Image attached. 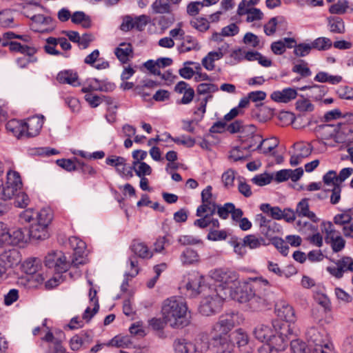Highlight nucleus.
<instances>
[{
  "label": "nucleus",
  "mask_w": 353,
  "mask_h": 353,
  "mask_svg": "<svg viewBox=\"0 0 353 353\" xmlns=\"http://www.w3.org/2000/svg\"><path fill=\"white\" fill-rule=\"evenodd\" d=\"M187 312L186 303L181 297L168 298L162 305L163 318L173 328L183 327L189 324Z\"/></svg>",
  "instance_id": "nucleus-1"
},
{
  "label": "nucleus",
  "mask_w": 353,
  "mask_h": 353,
  "mask_svg": "<svg viewBox=\"0 0 353 353\" xmlns=\"http://www.w3.org/2000/svg\"><path fill=\"white\" fill-rule=\"evenodd\" d=\"M228 289L224 286L210 289V293L206 295L201 302L199 312L204 316H210L218 311L222 307L223 301L227 298Z\"/></svg>",
  "instance_id": "nucleus-2"
},
{
  "label": "nucleus",
  "mask_w": 353,
  "mask_h": 353,
  "mask_svg": "<svg viewBox=\"0 0 353 353\" xmlns=\"http://www.w3.org/2000/svg\"><path fill=\"white\" fill-rule=\"evenodd\" d=\"M276 333L272 334V336L268 340V343L272 346L276 350L281 352L285 350L288 341H291L294 337L292 324L288 323H281L274 325Z\"/></svg>",
  "instance_id": "nucleus-3"
},
{
  "label": "nucleus",
  "mask_w": 353,
  "mask_h": 353,
  "mask_svg": "<svg viewBox=\"0 0 353 353\" xmlns=\"http://www.w3.org/2000/svg\"><path fill=\"white\" fill-rule=\"evenodd\" d=\"M328 227L325 228V242L329 245L334 253L341 252L345 247L346 241L339 232L333 228L332 223L328 222Z\"/></svg>",
  "instance_id": "nucleus-4"
},
{
  "label": "nucleus",
  "mask_w": 353,
  "mask_h": 353,
  "mask_svg": "<svg viewBox=\"0 0 353 353\" xmlns=\"http://www.w3.org/2000/svg\"><path fill=\"white\" fill-rule=\"evenodd\" d=\"M239 323L240 317L238 313H225L219 317V320L214 325V329L216 332H219L220 335L227 336V334Z\"/></svg>",
  "instance_id": "nucleus-5"
},
{
  "label": "nucleus",
  "mask_w": 353,
  "mask_h": 353,
  "mask_svg": "<svg viewBox=\"0 0 353 353\" xmlns=\"http://www.w3.org/2000/svg\"><path fill=\"white\" fill-rule=\"evenodd\" d=\"M46 266L49 268H54L58 273L65 272L70 267L64 254L61 251L49 253L45 258Z\"/></svg>",
  "instance_id": "nucleus-6"
},
{
  "label": "nucleus",
  "mask_w": 353,
  "mask_h": 353,
  "mask_svg": "<svg viewBox=\"0 0 353 353\" xmlns=\"http://www.w3.org/2000/svg\"><path fill=\"white\" fill-rule=\"evenodd\" d=\"M212 277L216 281L221 283V284L217 285L216 288H219L220 286L225 287V288L228 289V290H226L228 294L231 292V288L229 287V285L237 280L238 275L236 272L233 270L219 268L214 270L212 274Z\"/></svg>",
  "instance_id": "nucleus-7"
},
{
  "label": "nucleus",
  "mask_w": 353,
  "mask_h": 353,
  "mask_svg": "<svg viewBox=\"0 0 353 353\" xmlns=\"http://www.w3.org/2000/svg\"><path fill=\"white\" fill-rule=\"evenodd\" d=\"M185 289L190 296H195L203 292L210 290V288L204 283L203 276L198 274L190 275L188 277Z\"/></svg>",
  "instance_id": "nucleus-8"
},
{
  "label": "nucleus",
  "mask_w": 353,
  "mask_h": 353,
  "mask_svg": "<svg viewBox=\"0 0 353 353\" xmlns=\"http://www.w3.org/2000/svg\"><path fill=\"white\" fill-rule=\"evenodd\" d=\"M69 244L74 250L73 256L71 260V265L78 267L85 263L83 256L85 248V243L76 236L69 238Z\"/></svg>",
  "instance_id": "nucleus-9"
},
{
  "label": "nucleus",
  "mask_w": 353,
  "mask_h": 353,
  "mask_svg": "<svg viewBox=\"0 0 353 353\" xmlns=\"http://www.w3.org/2000/svg\"><path fill=\"white\" fill-rule=\"evenodd\" d=\"M228 339L234 345H237L240 352H250L252 350L249 345V338L245 332L242 329H237L234 332H232L229 336H227Z\"/></svg>",
  "instance_id": "nucleus-10"
},
{
  "label": "nucleus",
  "mask_w": 353,
  "mask_h": 353,
  "mask_svg": "<svg viewBox=\"0 0 353 353\" xmlns=\"http://www.w3.org/2000/svg\"><path fill=\"white\" fill-rule=\"evenodd\" d=\"M275 313L283 323L291 324L296 320L294 309L285 301L281 300L275 304Z\"/></svg>",
  "instance_id": "nucleus-11"
},
{
  "label": "nucleus",
  "mask_w": 353,
  "mask_h": 353,
  "mask_svg": "<svg viewBox=\"0 0 353 353\" xmlns=\"http://www.w3.org/2000/svg\"><path fill=\"white\" fill-rule=\"evenodd\" d=\"M43 116H34L23 122L26 137H34L38 135L43 125Z\"/></svg>",
  "instance_id": "nucleus-12"
},
{
  "label": "nucleus",
  "mask_w": 353,
  "mask_h": 353,
  "mask_svg": "<svg viewBox=\"0 0 353 353\" xmlns=\"http://www.w3.org/2000/svg\"><path fill=\"white\" fill-rule=\"evenodd\" d=\"M21 261L20 252L16 248L6 250L0 254V263L5 268L19 265Z\"/></svg>",
  "instance_id": "nucleus-13"
},
{
  "label": "nucleus",
  "mask_w": 353,
  "mask_h": 353,
  "mask_svg": "<svg viewBox=\"0 0 353 353\" xmlns=\"http://www.w3.org/2000/svg\"><path fill=\"white\" fill-rule=\"evenodd\" d=\"M22 185L21 177L18 172L9 171L7 174V181L3 187V193L8 197L14 195L18 189Z\"/></svg>",
  "instance_id": "nucleus-14"
},
{
  "label": "nucleus",
  "mask_w": 353,
  "mask_h": 353,
  "mask_svg": "<svg viewBox=\"0 0 353 353\" xmlns=\"http://www.w3.org/2000/svg\"><path fill=\"white\" fill-rule=\"evenodd\" d=\"M306 336L308 346L311 350L320 345H325V343L329 341L325 332H321L315 327L308 329Z\"/></svg>",
  "instance_id": "nucleus-15"
},
{
  "label": "nucleus",
  "mask_w": 353,
  "mask_h": 353,
  "mask_svg": "<svg viewBox=\"0 0 353 353\" xmlns=\"http://www.w3.org/2000/svg\"><path fill=\"white\" fill-rule=\"evenodd\" d=\"M351 258L347 256H342L335 262L336 267L329 266L326 268L327 271L335 278L341 279L344 272L349 271V267L351 265Z\"/></svg>",
  "instance_id": "nucleus-16"
},
{
  "label": "nucleus",
  "mask_w": 353,
  "mask_h": 353,
  "mask_svg": "<svg viewBox=\"0 0 353 353\" xmlns=\"http://www.w3.org/2000/svg\"><path fill=\"white\" fill-rule=\"evenodd\" d=\"M212 345L216 353H236L235 345L230 341L227 336L213 337Z\"/></svg>",
  "instance_id": "nucleus-17"
},
{
  "label": "nucleus",
  "mask_w": 353,
  "mask_h": 353,
  "mask_svg": "<svg viewBox=\"0 0 353 353\" xmlns=\"http://www.w3.org/2000/svg\"><path fill=\"white\" fill-rule=\"evenodd\" d=\"M235 294V299L240 303H246L250 301L253 295H254V292L252 290L248 278L237 288Z\"/></svg>",
  "instance_id": "nucleus-18"
},
{
  "label": "nucleus",
  "mask_w": 353,
  "mask_h": 353,
  "mask_svg": "<svg viewBox=\"0 0 353 353\" xmlns=\"http://www.w3.org/2000/svg\"><path fill=\"white\" fill-rule=\"evenodd\" d=\"M248 280L252 290L255 293L268 295L270 284L267 279H263L262 277H249Z\"/></svg>",
  "instance_id": "nucleus-19"
},
{
  "label": "nucleus",
  "mask_w": 353,
  "mask_h": 353,
  "mask_svg": "<svg viewBox=\"0 0 353 353\" xmlns=\"http://www.w3.org/2000/svg\"><path fill=\"white\" fill-rule=\"evenodd\" d=\"M297 96V92L295 89L288 88L281 91H274L271 94V99L279 103H288L295 99Z\"/></svg>",
  "instance_id": "nucleus-20"
},
{
  "label": "nucleus",
  "mask_w": 353,
  "mask_h": 353,
  "mask_svg": "<svg viewBox=\"0 0 353 353\" xmlns=\"http://www.w3.org/2000/svg\"><path fill=\"white\" fill-rule=\"evenodd\" d=\"M174 347L175 353H201L202 352L195 344L183 339L175 340Z\"/></svg>",
  "instance_id": "nucleus-21"
},
{
  "label": "nucleus",
  "mask_w": 353,
  "mask_h": 353,
  "mask_svg": "<svg viewBox=\"0 0 353 353\" xmlns=\"http://www.w3.org/2000/svg\"><path fill=\"white\" fill-rule=\"evenodd\" d=\"M28 233L30 239L35 240H44L49 236L48 227L36 223L31 224Z\"/></svg>",
  "instance_id": "nucleus-22"
},
{
  "label": "nucleus",
  "mask_w": 353,
  "mask_h": 353,
  "mask_svg": "<svg viewBox=\"0 0 353 353\" xmlns=\"http://www.w3.org/2000/svg\"><path fill=\"white\" fill-rule=\"evenodd\" d=\"M296 213L298 216L307 217L313 222L316 223L319 221L316 214L313 212L310 211L308 199L306 198L301 199V201L297 203Z\"/></svg>",
  "instance_id": "nucleus-23"
},
{
  "label": "nucleus",
  "mask_w": 353,
  "mask_h": 353,
  "mask_svg": "<svg viewBox=\"0 0 353 353\" xmlns=\"http://www.w3.org/2000/svg\"><path fill=\"white\" fill-rule=\"evenodd\" d=\"M223 57V53L221 49L218 51H211L202 59V65L208 71H212L214 69V62L221 59Z\"/></svg>",
  "instance_id": "nucleus-24"
},
{
  "label": "nucleus",
  "mask_w": 353,
  "mask_h": 353,
  "mask_svg": "<svg viewBox=\"0 0 353 353\" xmlns=\"http://www.w3.org/2000/svg\"><path fill=\"white\" fill-rule=\"evenodd\" d=\"M57 79L61 83H67L73 86L80 85L77 74L72 70H64L60 72L57 75Z\"/></svg>",
  "instance_id": "nucleus-25"
},
{
  "label": "nucleus",
  "mask_w": 353,
  "mask_h": 353,
  "mask_svg": "<svg viewBox=\"0 0 353 353\" xmlns=\"http://www.w3.org/2000/svg\"><path fill=\"white\" fill-rule=\"evenodd\" d=\"M6 130L12 133V134L18 139L25 137L23 121L12 119L6 125Z\"/></svg>",
  "instance_id": "nucleus-26"
},
{
  "label": "nucleus",
  "mask_w": 353,
  "mask_h": 353,
  "mask_svg": "<svg viewBox=\"0 0 353 353\" xmlns=\"http://www.w3.org/2000/svg\"><path fill=\"white\" fill-rule=\"evenodd\" d=\"M132 343V337L128 335L118 334L106 343V347L125 348Z\"/></svg>",
  "instance_id": "nucleus-27"
},
{
  "label": "nucleus",
  "mask_w": 353,
  "mask_h": 353,
  "mask_svg": "<svg viewBox=\"0 0 353 353\" xmlns=\"http://www.w3.org/2000/svg\"><path fill=\"white\" fill-rule=\"evenodd\" d=\"M299 89L302 91L308 90L310 93L307 96L316 101L320 100L327 92V88L325 86L315 84L312 85H305Z\"/></svg>",
  "instance_id": "nucleus-28"
},
{
  "label": "nucleus",
  "mask_w": 353,
  "mask_h": 353,
  "mask_svg": "<svg viewBox=\"0 0 353 353\" xmlns=\"http://www.w3.org/2000/svg\"><path fill=\"white\" fill-rule=\"evenodd\" d=\"M329 30L332 33L343 34L345 32V23L339 17L332 16L327 18Z\"/></svg>",
  "instance_id": "nucleus-29"
},
{
  "label": "nucleus",
  "mask_w": 353,
  "mask_h": 353,
  "mask_svg": "<svg viewBox=\"0 0 353 353\" xmlns=\"http://www.w3.org/2000/svg\"><path fill=\"white\" fill-rule=\"evenodd\" d=\"M8 234L9 239L7 242L12 244H19V243L25 242L28 238V233L26 229L17 228L12 231L8 230Z\"/></svg>",
  "instance_id": "nucleus-30"
},
{
  "label": "nucleus",
  "mask_w": 353,
  "mask_h": 353,
  "mask_svg": "<svg viewBox=\"0 0 353 353\" xmlns=\"http://www.w3.org/2000/svg\"><path fill=\"white\" fill-rule=\"evenodd\" d=\"M243 242L250 249H256L261 245H268L270 242L261 236H258L255 234H248L243 238Z\"/></svg>",
  "instance_id": "nucleus-31"
},
{
  "label": "nucleus",
  "mask_w": 353,
  "mask_h": 353,
  "mask_svg": "<svg viewBox=\"0 0 353 353\" xmlns=\"http://www.w3.org/2000/svg\"><path fill=\"white\" fill-rule=\"evenodd\" d=\"M272 334L273 331L271 327L264 324L257 325L254 330L256 339L261 342H268L270 336H272Z\"/></svg>",
  "instance_id": "nucleus-32"
},
{
  "label": "nucleus",
  "mask_w": 353,
  "mask_h": 353,
  "mask_svg": "<svg viewBox=\"0 0 353 353\" xmlns=\"http://www.w3.org/2000/svg\"><path fill=\"white\" fill-rule=\"evenodd\" d=\"M218 207L219 205L212 201L203 203L197 208L196 215L201 216L204 214L211 217L216 213V211H218Z\"/></svg>",
  "instance_id": "nucleus-33"
},
{
  "label": "nucleus",
  "mask_w": 353,
  "mask_h": 353,
  "mask_svg": "<svg viewBox=\"0 0 353 353\" xmlns=\"http://www.w3.org/2000/svg\"><path fill=\"white\" fill-rule=\"evenodd\" d=\"M183 41L181 43L179 48L181 53H185L192 50H199V46L196 39L191 36H183L182 39Z\"/></svg>",
  "instance_id": "nucleus-34"
},
{
  "label": "nucleus",
  "mask_w": 353,
  "mask_h": 353,
  "mask_svg": "<svg viewBox=\"0 0 353 353\" xmlns=\"http://www.w3.org/2000/svg\"><path fill=\"white\" fill-rule=\"evenodd\" d=\"M71 21L74 24H80L83 28H90L92 26L90 17L82 11H77L71 17Z\"/></svg>",
  "instance_id": "nucleus-35"
},
{
  "label": "nucleus",
  "mask_w": 353,
  "mask_h": 353,
  "mask_svg": "<svg viewBox=\"0 0 353 353\" xmlns=\"http://www.w3.org/2000/svg\"><path fill=\"white\" fill-rule=\"evenodd\" d=\"M41 261L39 258H30L22 265L23 269L28 274L37 273L41 268Z\"/></svg>",
  "instance_id": "nucleus-36"
},
{
  "label": "nucleus",
  "mask_w": 353,
  "mask_h": 353,
  "mask_svg": "<svg viewBox=\"0 0 353 353\" xmlns=\"http://www.w3.org/2000/svg\"><path fill=\"white\" fill-rule=\"evenodd\" d=\"M132 52L131 43H122L120 46L115 49V54L122 63H125L128 61L130 54Z\"/></svg>",
  "instance_id": "nucleus-37"
},
{
  "label": "nucleus",
  "mask_w": 353,
  "mask_h": 353,
  "mask_svg": "<svg viewBox=\"0 0 353 353\" xmlns=\"http://www.w3.org/2000/svg\"><path fill=\"white\" fill-rule=\"evenodd\" d=\"M314 81L321 82V83H326L328 82L331 84L335 85L340 83L342 81V77L336 75H330L327 72H319L314 77Z\"/></svg>",
  "instance_id": "nucleus-38"
},
{
  "label": "nucleus",
  "mask_w": 353,
  "mask_h": 353,
  "mask_svg": "<svg viewBox=\"0 0 353 353\" xmlns=\"http://www.w3.org/2000/svg\"><path fill=\"white\" fill-rule=\"evenodd\" d=\"M197 252L192 248H186L181 255V261L183 265L192 264L199 261Z\"/></svg>",
  "instance_id": "nucleus-39"
},
{
  "label": "nucleus",
  "mask_w": 353,
  "mask_h": 353,
  "mask_svg": "<svg viewBox=\"0 0 353 353\" xmlns=\"http://www.w3.org/2000/svg\"><path fill=\"white\" fill-rule=\"evenodd\" d=\"M312 49L319 51H325L329 50L332 46V42L330 39L327 37H318L310 43Z\"/></svg>",
  "instance_id": "nucleus-40"
},
{
  "label": "nucleus",
  "mask_w": 353,
  "mask_h": 353,
  "mask_svg": "<svg viewBox=\"0 0 353 353\" xmlns=\"http://www.w3.org/2000/svg\"><path fill=\"white\" fill-rule=\"evenodd\" d=\"M260 210L266 214H270L273 219H282L283 210L278 206L272 207L269 203H262Z\"/></svg>",
  "instance_id": "nucleus-41"
},
{
  "label": "nucleus",
  "mask_w": 353,
  "mask_h": 353,
  "mask_svg": "<svg viewBox=\"0 0 353 353\" xmlns=\"http://www.w3.org/2000/svg\"><path fill=\"white\" fill-rule=\"evenodd\" d=\"M36 223L48 227L52 219V215L49 209H42L35 212Z\"/></svg>",
  "instance_id": "nucleus-42"
},
{
  "label": "nucleus",
  "mask_w": 353,
  "mask_h": 353,
  "mask_svg": "<svg viewBox=\"0 0 353 353\" xmlns=\"http://www.w3.org/2000/svg\"><path fill=\"white\" fill-rule=\"evenodd\" d=\"M281 230L282 228L279 223L275 221H270L266 227L262 229L260 232L263 235L270 240L272 238H274L273 236L274 234L280 233Z\"/></svg>",
  "instance_id": "nucleus-43"
},
{
  "label": "nucleus",
  "mask_w": 353,
  "mask_h": 353,
  "mask_svg": "<svg viewBox=\"0 0 353 353\" xmlns=\"http://www.w3.org/2000/svg\"><path fill=\"white\" fill-rule=\"evenodd\" d=\"M292 353H311L310 347L303 341L292 339L290 341Z\"/></svg>",
  "instance_id": "nucleus-44"
},
{
  "label": "nucleus",
  "mask_w": 353,
  "mask_h": 353,
  "mask_svg": "<svg viewBox=\"0 0 353 353\" xmlns=\"http://www.w3.org/2000/svg\"><path fill=\"white\" fill-rule=\"evenodd\" d=\"M85 99L89 103L92 108H96L103 101H105L108 104H111L112 101L110 98L105 96L92 95L87 94L85 96Z\"/></svg>",
  "instance_id": "nucleus-45"
},
{
  "label": "nucleus",
  "mask_w": 353,
  "mask_h": 353,
  "mask_svg": "<svg viewBox=\"0 0 353 353\" xmlns=\"http://www.w3.org/2000/svg\"><path fill=\"white\" fill-rule=\"evenodd\" d=\"M134 254L142 259H150L153 255L152 252L143 243H134Z\"/></svg>",
  "instance_id": "nucleus-46"
},
{
  "label": "nucleus",
  "mask_w": 353,
  "mask_h": 353,
  "mask_svg": "<svg viewBox=\"0 0 353 353\" xmlns=\"http://www.w3.org/2000/svg\"><path fill=\"white\" fill-rule=\"evenodd\" d=\"M283 21L282 17H275L271 18L269 21L264 25V32L268 36H271L276 32V26Z\"/></svg>",
  "instance_id": "nucleus-47"
},
{
  "label": "nucleus",
  "mask_w": 353,
  "mask_h": 353,
  "mask_svg": "<svg viewBox=\"0 0 353 353\" xmlns=\"http://www.w3.org/2000/svg\"><path fill=\"white\" fill-rule=\"evenodd\" d=\"M155 13L164 14L171 11L169 0H156L152 5Z\"/></svg>",
  "instance_id": "nucleus-48"
},
{
  "label": "nucleus",
  "mask_w": 353,
  "mask_h": 353,
  "mask_svg": "<svg viewBox=\"0 0 353 353\" xmlns=\"http://www.w3.org/2000/svg\"><path fill=\"white\" fill-rule=\"evenodd\" d=\"M134 171L138 176H145L151 174L152 168L145 162L134 161Z\"/></svg>",
  "instance_id": "nucleus-49"
},
{
  "label": "nucleus",
  "mask_w": 353,
  "mask_h": 353,
  "mask_svg": "<svg viewBox=\"0 0 353 353\" xmlns=\"http://www.w3.org/2000/svg\"><path fill=\"white\" fill-rule=\"evenodd\" d=\"M301 63L295 64L292 69L294 73L300 74L302 77H308L311 76L312 71L307 66V63L304 60H299Z\"/></svg>",
  "instance_id": "nucleus-50"
},
{
  "label": "nucleus",
  "mask_w": 353,
  "mask_h": 353,
  "mask_svg": "<svg viewBox=\"0 0 353 353\" xmlns=\"http://www.w3.org/2000/svg\"><path fill=\"white\" fill-rule=\"evenodd\" d=\"M268 295H264L254 292V295H253V297H252L249 301L250 306L254 310H258L261 307L265 305L268 301Z\"/></svg>",
  "instance_id": "nucleus-51"
},
{
  "label": "nucleus",
  "mask_w": 353,
  "mask_h": 353,
  "mask_svg": "<svg viewBox=\"0 0 353 353\" xmlns=\"http://www.w3.org/2000/svg\"><path fill=\"white\" fill-rule=\"evenodd\" d=\"M349 8V3L346 0L338 1L336 3L332 5L329 11L334 14H343L346 12Z\"/></svg>",
  "instance_id": "nucleus-52"
},
{
  "label": "nucleus",
  "mask_w": 353,
  "mask_h": 353,
  "mask_svg": "<svg viewBox=\"0 0 353 353\" xmlns=\"http://www.w3.org/2000/svg\"><path fill=\"white\" fill-rule=\"evenodd\" d=\"M312 50L311 43H301L294 46V54L298 57H303L308 55Z\"/></svg>",
  "instance_id": "nucleus-53"
},
{
  "label": "nucleus",
  "mask_w": 353,
  "mask_h": 353,
  "mask_svg": "<svg viewBox=\"0 0 353 353\" xmlns=\"http://www.w3.org/2000/svg\"><path fill=\"white\" fill-rule=\"evenodd\" d=\"M190 25L200 32H205L210 28L209 21L204 17H198L191 20Z\"/></svg>",
  "instance_id": "nucleus-54"
},
{
  "label": "nucleus",
  "mask_w": 353,
  "mask_h": 353,
  "mask_svg": "<svg viewBox=\"0 0 353 353\" xmlns=\"http://www.w3.org/2000/svg\"><path fill=\"white\" fill-rule=\"evenodd\" d=\"M270 242L283 255L287 256L289 252V246L283 239L279 237L272 238Z\"/></svg>",
  "instance_id": "nucleus-55"
},
{
  "label": "nucleus",
  "mask_w": 353,
  "mask_h": 353,
  "mask_svg": "<svg viewBox=\"0 0 353 353\" xmlns=\"http://www.w3.org/2000/svg\"><path fill=\"white\" fill-rule=\"evenodd\" d=\"M219 90L216 84L202 83L198 85L196 92L199 94H212Z\"/></svg>",
  "instance_id": "nucleus-56"
},
{
  "label": "nucleus",
  "mask_w": 353,
  "mask_h": 353,
  "mask_svg": "<svg viewBox=\"0 0 353 353\" xmlns=\"http://www.w3.org/2000/svg\"><path fill=\"white\" fill-rule=\"evenodd\" d=\"M132 76V68L129 65L125 68L121 75L123 83L121 84V88L123 90H130L132 88V83L126 81Z\"/></svg>",
  "instance_id": "nucleus-57"
},
{
  "label": "nucleus",
  "mask_w": 353,
  "mask_h": 353,
  "mask_svg": "<svg viewBox=\"0 0 353 353\" xmlns=\"http://www.w3.org/2000/svg\"><path fill=\"white\" fill-rule=\"evenodd\" d=\"M14 18L9 10L0 12V26L3 28H12Z\"/></svg>",
  "instance_id": "nucleus-58"
},
{
  "label": "nucleus",
  "mask_w": 353,
  "mask_h": 353,
  "mask_svg": "<svg viewBox=\"0 0 353 353\" xmlns=\"http://www.w3.org/2000/svg\"><path fill=\"white\" fill-rule=\"evenodd\" d=\"M273 177L272 175L267 172H264L254 176L251 181L253 183L259 186H263L270 183Z\"/></svg>",
  "instance_id": "nucleus-59"
},
{
  "label": "nucleus",
  "mask_w": 353,
  "mask_h": 353,
  "mask_svg": "<svg viewBox=\"0 0 353 353\" xmlns=\"http://www.w3.org/2000/svg\"><path fill=\"white\" fill-rule=\"evenodd\" d=\"M255 115L261 122H265L266 121L271 119L272 116V111L270 108L267 106L261 105L257 112H255Z\"/></svg>",
  "instance_id": "nucleus-60"
},
{
  "label": "nucleus",
  "mask_w": 353,
  "mask_h": 353,
  "mask_svg": "<svg viewBox=\"0 0 353 353\" xmlns=\"http://www.w3.org/2000/svg\"><path fill=\"white\" fill-rule=\"evenodd\" d=\"M345 213L338 214L334 217V223L336 225H342L346 223H350L352 219V216L350 214L351 209L343 210Z\"/></svg>",
  "instance_id": "nucleus-61"
},
{
  "label": "nucleus",
  "mask_w": 353,
  "mask_h": 353,
  "mask_svg": "<svg viewBox=\"0 0 353 353\" xmlns=\"http://www.w3.org/2000/svg\"><path fill=\"white\" fill-rule=\"evenodd\" d=\"M296 108L299 112H312L314 110V105L312 104L309 99L302 98L296 102Z\"/></svg>",
  "instance_id": "nucleus-62"
},
{
  "label": "nucleus",
  "mask_w": 353,
  "mask_h": 353,
  "mask_svg": "<svg viewBox=\"0 0 353 353\" xmlns=\"http://www.w3.org/2000/svg\"><path fill=\"white\" fill-rule=\"evenodd\" d=\"M233 209H234V204L232 203H226L223 205H219L217 214L220 218L226 219Z\"/></svg>",
  "instance_id": "nucleus-63"
},
{
  "label": "nucleus",
  "mask_w": 353,
  "mask_h": 353,
  "mask_svg": "<svg viewBox=\"0 0 353 353\" xmlns=\"http://www.w3.org/2000/svg\"><path fill=\"white\" fill-rule=\"evenodd\" d=\"M150 22V17L148 15L143 14L137 17H134V28L142 31Z\"/></svg>",
  "instance_id": "nucleus-64"
}]
</instances>
